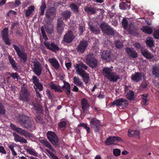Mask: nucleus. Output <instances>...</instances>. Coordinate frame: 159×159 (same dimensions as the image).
Masks as SVG:
<instances>
[{
    "instance_id": "58",
    "label": "nucleus",
    "mask_w": 159,
    "mask_h": 159,
    "mask_svg": "<svg viewBox=\"0 0 159 159\" xmlns=\"http://www.w3.org/2000/svg\"><path fill=\"white\" fill-rule=\"evenodd\" d=\"M35 120L39 123H42L43 122V118L40 116H37L35 118Z\"/></svg>"
},
{
    "instance_id": "51",
    "label": "nucleus",
    "mask_w": 159,
    "mask_h": 159,
    "mask_svg": "<svg viewBox=\"0 0 159 159\" xmlns=\"http://www.w3.org/2000/svg\"><path fill=\"white\" fill-rule=\"evenodd\" d=\"M74 83L76 85H78V84H80L81 82L80 80V79L79 77L75 76L73 78Z\"/></svg>"
},
{
    "instance_id": "9",
    "label": "nucleus",
    "mask_w": 159,
    "mask_h": 159,
    "mask_svg": "<svg viewBox=\"0 0 159 159\" xmlns=\"http://www.w3.org/2000/svg\"><path fill=\"white\" fill-rule=\"evenodd\" d=\"M100 28L102 32L107 35H112L114 34L113 29L105 22H102L101 24Z\"/></svg>"
},
{
    "instance_id": "14",
    "label": "nucleus",
    "mask_w": 159,
    "mask_h": 159,
    "mask_svg": "<svg viewBox=\"0 0 159 159\" xmlns=\"http://www.w3.org/2000/svg\"><path fill=\"white\" fill-rule=\"evenodd\" d=\"M44 44L48 49L54 52H58L60 49L58 46L52 42L45 41Z\"/></svg>"
},
{
    "instance_id": "4",
    "label": "nucleus",
    "mask_w": 159,
    "mask_h": 159,
    "mask_svg": "<svg viewBox=\"0 0 159 159\" xmlns=\"http://www.w3.org/2000/svg\"><path fill=\"white\" fill-rule=\"evenodd\" d=\"M47 138L49 141L55 148H59L58 138L56 134L52 131H49L47 133Z\"/></svg>"
},
{
    "instance_id": "6",
    "label": "nucleus",
    "mask_w": 159,
    "mask_h": 159,
    "mask_svg": "<svg viewBox=\"0 0 159 159\" xmlns=\"http://www.w3.org/2000/svg\"><path fill=\"white\" fill-rule=\"evenodd\" d=\"M90 125L95 132H99L102 125L100 121L96 118H92L90 121Z\"/></svg>"
},
{
    "instance_id": "13",
    "label": "nucleus",
    "mask_w": 159,
    "mask_h": 159,
    "mask_svg": "<svg viewBox=\"0 0 159 159\" xmlns=\"http://www.w3.org/2000/svg\"><path fill=\"white\" fill-rule=\"evenodd\" d=\"M123 140L120 137L114 136H110L105 141V143L107 145H115V142H123Z\"/></svg>"
},
{
    "instance_id": "23",
    "label": "nucleus",
    "mask_w": 159,
    "mask_h": 159,
    "mask_svg": "<svg viewBox=\"0 0 159 159\" xmlns=\"http://www.w3.org/2000/svg\"><path fill=\"white\" fill-rule=\"evenodd\" d=\"M140 52L142 55L147 59H150L153 57V55L147 49L142 48L140 50Z\"/></svg>"
},
{
    "instance_id": "21",
    "label": "nucleus",
    "mask_w": 159,
    "mask_h": 159,
    "mask_svg": "<svg viewBox=\"0 0 159 159\" xmlns=\"http://www.w3.org/2000/svg\"><path fill=\"white\" fill-rule=\"evenodd\" d=\"M30 94L27 90L24 88L22 90L21 93L20 94L19 99L23 101H27Z\"/></svg>"
},
{
    "instance_id": "29",
    "label": "nucleus",
    "mask_w": 159,
    "mask_h": 159,
    "mask_svg": "<svg viewBox=\"0 0 159 159\" xmlns=\"http://www.w3.org/2000/svg\"><path fill=\"white\" fill-rule=\"evenodd\" d=\"M35 7L34 6H30L28 7L25 11V16L26 17H29L33 15L32 12L34 11Z\"/></svg>"
},
{
    "instance_id": "27",
    "label": "nucleus",
    "mask_w": 159,
    "mask_h": 159,
    "mask_svg": "<svg viewBox=\"0 0 159 159\" xmlns=\"http://www.w3.org/2000/svg\"><path fill=\"white\" fill-rule=\"evenodd\" d=\"M39 141L44 146L48 148L52 151L54 152L55 151L54 149L52 147L51 144L46 139H41L39 140Z\"/></svg>"
},
{
    "instance_id": "17",
    "label": "nucleus",
    "mask_w": 159,
    "mask_h": 159,
    "mask_svg": "<svg viewBox=\"0 0 159 159\" xmlns=\"http://www.w3.org/2000/svg\"><path fill=\"white\" fill-rule=\"evenodd\" d=\"M76 67L77 68L76 70L77 73L84 78L83 81L86 84H87L89 81V77L88 75L84 74L85 71L83 70L80 69L78 65H77Z\"/></svg>"
},
{
    "instance_id": "59",
    "label": "nucleus",
    "mask_w": 159,
    "mask_h": 159,
    "mask_svg": "<svg viewBox=\"0 0 159 159\" xmlns=\"http://www.w3.org/2000/svg\"><path fill=\"white\" fill-rule=\"evenodd\" d=\"M55 92H62V90L60 86L57 85L55 88L54 89Z\"/></svg>"
},
{
    "instance_id": "43",
    "label": "nucleus",
    "mask_w": 159,
    "mask_h": 159,
    "mask_svg": "<svg viewBox=\"0 0 159 159\" xmlns=\"http://www.w3.org/2000/svg\"><path fill=\"white\" fill-rule=\"evenodd\" d=\"M40 15L43 16L44 15V11L46 8V5L44 2H43L40 6Z\"/></svg>"
},
{
    "instance_id": "62",
    "label": "nucleus",
    "mask_w": 159,
    "mask_h": 159,
    "mask_svg": "<svg viewBox=\"0 0 159 159\" xmlns=\"http://www.w3.org/2000/svg\"><path fill=\"white\" fill-rule=\"evenodd\" d=\"M148 86V84L146 82H143L141 84V87L143 89L146 88Z\"/></svg>"
},
{
    "instance_id": "53",
    "label": "nucleus",
    "mask_w": 159,
    "mask_h": 159,
    "mask_svg": "<svg viewBox=\"0 0 159 159\" xmlns=\"http://www.w3.org/2000/svg\"><path fill=\"white\" fill-rule=\"evenodd\" d=\"M45 150L51 157L52 159H59L56 156L53 154V153L50 152L48 149H46Z\"/></svg>"
},
{
    "instance_id": "7",
    "label": "nucleus",
    "mask_w": 159,
    "mask_h": 159,
    "mask_svg": "<svg viewBox=\"0 0 159 159\" xmlns=\"http://www.w3.org/2000/svg\"><path fill=\"white\" fill-rule=\"evenodd\" d=\"M12 46L20 58V61L24 64L25 63L27 60V54L24 51L21 52L18 46L15 44H13Z\"/></svg>"
},
{
    "instance_id": "61",
    "label": "nucleus",
    "mask_w": 159,
    "mask_h": 159,
    "mask_svg": "<svg viewBox=\"0 0 159 159\" xmlns=\"http://www.w3.org/2000/svg\"><path fill=\"white\" fill-rule=\"evenodd\" d=\"M34 89H35V91L36 92V94L37 97L38 98H41V96L40 94V93L39 92V91H38L37 89L36 88H35V87H34Z\"/></svg>"
},
{
    "instance_id": "37",
    "label": "nucleus",
    "mask_w": 159,
    "mask_h": 159,
    "mask_svg": "<svg viewBox=\"0 0 159 159\" xmlns=\"http://www.w3.org/2000/svg\"><path fill=\"white\" fill-rule=\"evenodd\" d=\"M70 7L74 12L77 13L79 12L78 7L74 3H71L70 5Z\"/></svg>"
},
{
    "instance_id": "31",
    "label": "nucleus",
    "mask_w": 159,
    "mask_h": 159,
    "mask_svg": "<svg viewBox=\"0 0 159 159\" xmlns=\"http://www.w3.org/2000/svg\"><path fill=\"white\" fill-rule=\"evenodd\" d=\"M71 14V12L70 11L66 10L62 13L61 16L63 19L66 21L70 17Z\"/></svg>"
},
{
    "instance_id": "44",
    "label": "nucleus",
    "mask_w": 159,
    "mask_h": 159,
    "mask_svg": "<svg viewBox=\"0 0 159 159\" xmlns=\"http://www.w3.org/2000/svg\"><path fill=\"white\" fill-rule=\"evenodd\" d=\"M84 10L86 12L88 13L91 12V14H94L96 12L95 10L91 7H86L85 8Z\"/></svg>"
},
{
    "instance_id": "42",
    "label": "nucleus",
    "mask_w": 159,
    "mask_h": 159,
    "mask_svg": "<svg viewBox=\"0 0 159 159\" xmlns=\"http://www.w3.org/2000/svg\"><path fill=\"white\" fill-rule=\"evenodd\" d=\"M6 113V110L4 106L1 104V115L5 118H7V116Z\"/></svg>"
},
{
    "instance_id": "41",
    "label": "nucleus",
    "mask_w": 159,
    "mask_h": 159,
    "mask_svg": "<svg viewBox=\"0 0 159 159\" xmlns=\"http://www.w3.org/2000/svg\"><path fill=\"white\" fill-rule=\"evenodd\" d=\"M41 31L43 39L45 40V41H46L48 39V38L46 34V33L45 31V27L44 28V26H42L41 27Z\"/></svg>"
},
{
    "instance_id": "11",
    "label": "nucleus",
    "mask_w": 159,
    "mask_h": 159,
    "mask_svg": "<svg viewBox=\"0 0 159 159\" xmlns=\"http://www.w3.org/2000/svg\"><path fill=\"white\" fill-rule=\"evenodd\" d=\"M88 44V42L85 40L81 41L76 48L77 52L79 53H83L85 51Z\"/></svg>"
},
{
    "instance_id": "25",
    "label": "nucleus",
    "mask_w": 159,
    "mask_h": 159,
    "mask_svg": "<svg viewBox=\"0 0 159 159\" xmlns=\"http://www.w3.org/2000/svg\"><path fill=\"white\" fill-rule=\"evenodd\" d=\"M49 61L55 69L57 70L59 68L60 65L57 60L53 58H49Z\"/></svg>"
},
{
    "instance_id": "20",
    "label": "nucleus",
    "mask_w": 159,
    "mask_h": 159,
    "mask_svg": "<svg viewBox=\"0 0 159 159\" xmlns=\"http://www.w3.org/2000/svg\"><path fill=\"white\" fill-rule=\"evenodd\" d=\"M131 79L133 81L138 82L143 79V75L141 72H136L134 74L131 75Z\"/></svg>"
},
{
    "instance_id": "12",
    "label": "nucleus",
    "mask_w": 159,
    "mask_h": 159,
    "mask_svg": "<svg viewBox=\"0 0 159 159\" xmlns=\"http://www.w3.org/2000/svg\"><path fill=\"white\" fill-rule=\"evenodd\" d=\"M8 29L5 28L2 31L1 35L2 39L5 44L10 45L11 44V41L10 39L8 32Z\"/></svg>"
},
{
    "instance_id": "36",
    "label": "nucleus",
    "mask_w": 159,
    "mask_h": 159,
    "mask_svg": "<svg viewBox=\"0 0 159 159\" xmlns=\"http://www.w3.org/2000/svg\"><path fill=\"white\" fill-rule=\"evenodd\" d=\"M79 127H82L84 128L88 134L90 132V128L89 127L87 126V124L86 123H80L79 125H78Z\"/></svg>"
},
{
    "instance_id": "56",
    "label": "nucleus",
    "mask_w": 159,
    "mask_h": 159,
    "mask_svg": "<svg viewBox=\"0 0 159 159\" xmlns=\"http://www.w3.org/2000/svg\"><path fill=\"white\" fill-rule=\"evenodd\" d=\"M122 25L125 29L126 28L128 25V21L125 18H123L122 21Z\"/></svg>"
},
{
    "instance_id": "32",
    "label": "nucleus",
    "mask_w": 159,
    "mask_h": 159,
    "mask_svg": "<svg viewBox=\"0 0 159 159\" xmlns=\"http://www.w3.org/2000/svg\"><path fill=\"white\" fill-rule=\"evenodd\" d=\"M141 30L143 32L148 34H152L153 31L152 29L148 26H143Z\"/></svg>"
},
{
    "instance_id": "48",
    "label": "nucleus",
    "mask_w": 159,
    "mask_h": 159,
    "mask_svg": "<svg viewBox=\"0 0 159 159\" xmlns=\"http://www.w3.org/2000/svg\"><path fill=\"white\" fill-rule=\"evenodd\" d=\"M77 65H78L79 66V68L80 69H81L82 70V69H84V70H87L88 67L85 65L83 64V63H81L80 64H76L75 66V68L76 69V71L77 70V68L76 67V66Z\"/></svg>"
},
{
    "instance_id": "55",
    "label": "nucleus",
    "mask_w": 159,
    "mask_h": 159,
    "mask_svg": "<svg viewBox=\"0 0 159 159\" xmlns=\"http://www.w3.org/2000/svg\"><path fill=\"white\" fill-rule=\"evenodd\" d=\"M120 150L119 149H115L113 150V153L115 156H119L120 155Z\"/></svg>"
},
{
    "instance_id": "50",
    "label": "nucleus",
    "mask_w": 159,
    "mask_h": 159,
    "mask_svg": "<svg viewBox=\"0 0 159 159\" xmlns=\"http://www.w3.org/2000/svg\"><path fill=\"white\" fill-rule=\"evenodd\" d=\"M13 135L14 136L15 140L16 142H20L21 137L16 134V133H13Z\"/></svg>"
},
{
    "instance_id": "40",
    "label": "nucleus",
    "mask_w": 159,
    "mask_h": 159,
    "mask_svg": "<svg viewBox=\"0 0 159 159\" xmlns=\"http://www.w3.org/2000/svg\"><path fill=\"white\" fill-rule=\"evenodd\" d=\"M32 105L35 110L38 111H42V107L38 103H33Z\"/></svg>"
},
{
    "instance_id": "35",
    "label": "nucleus",
    "mask_w": 159,
    "mask_h": 159,
    "mask_svg": "<svg viewBox=\"0 0 159 159\" xmlns=\"http://www.w3.org/2000/svg\"><path fill=\"white\" fill-rule=\"evenodd\" d=\"M9 60L10 63L14 69L16 70L18 69L16 66V63L13 58L11 57H9Z\"/></svg>"
},
{
    "instance_id": "34",
    "label": "nucleus",
    "mask_w": 159,
    "mask_h": 159,
    "mask_svg": "<svg viewBox=\"0 0 159 159\" xmlns=\"http://www.w3.org/2000/svg\"><path fill=\"white\" fill-rule=\"evenodd\" d=\"M25 150L28 153L34 156L35 157L38 156V153L32 148H29L26 149Z\"/></svg>"
},
{
    "instance_id": "24",
    "label": "nucleus",
    "mask_w": 159,
    "mask_h": 159,
    "mask_svg": "<svg viewBox=\"0 0 159 159\" xmlns=\"http://www.w3.org/2000/svg\"><path fill=\"white\" fill-rule=\"evenodd\" d=\"M81 108L84 112H86L89 107L87 101L84 98H83L81 101Z\"/></svg>"
},
{
    "instance_id": "2",
    "label": "nucleus",
    "mask_w": 159,
    "mask_h": 159,
    "mask_svg": "<svg viewBox=\"0 0 159 159\" xmlns=\"http://www.w3.org/2000/svg\"><path fill=\"white\" fill-rule=\"evenodd\" d=\"M112 71L110 68L104 67L102 69V73L104 77L110 81L116 82L120 77L118 75H116V73Z\"/></svg>"
},
{
    "instance_id": "45",
    "label": "nucleus",
    "mask_w": 159,
    "mask_h": 159,
    "mask_svg": "<svg viewBox=\"0 0 159 159\" xmlns=\"http://www.w3.org/2000/svg\"><path fill=\"white\" fill-rule=\"evenodd\" d=\"M115 46L116 47L119 49L122 48L123 47V43L119 41H115Z\"/></svg>"
},
{
    "instance_id": "15",
    "label": "nucleus",
    "mask_w": 159,
    "mask_h": 159,
    "mask_svg": "<svg viewBox=\"0 0 159 159\" xmlns=\"http://www.w3.org/2000/svg\"><path fill=\"white\" fill-rule=\"evenodd\" d=\"M33 72L37 75L40 76L42 70V66L41 64L38 61H34L33 62Z\"/></svg>"
},
{
    "instance_id": "60",
    "label": "nucleus",
    "mask_w": 159,
    "mask_h": 159,
    "mask_svg": "<svg viewBox=\"0 0 159 159\" xmlns=\"http://www.w3.org/2000/svg\"><path fill=\"white\" fill-rule=\"evenodd\" d=\"M62 88L63 89H70V84L66 82V84H65L62 87Z\"/></svg>"
},
{
    "instance_id": "16",
    "label": "nucleus",
    "mask_w": 159,
    "mask_h": 159,
    "mask_svg": "<svg viewBox=\"0 0 159 159\" xmlns=\"http://www.w3.org/2000/svg\"><path fill=\"white\" fill-rule=\"evenodd\" d=\"M65 24L63 20L61 18H58L56 26V30L57 32L59 34H61L64 30Z\"/></svg>"
},
{
    "instance_id": "8",
    "label": "nucleus",
    "mask_w": 159,
    "mask_h": 159,
    "mask_svg": "<svg viewBox=\"0 0 159 159\" xmlns=\"http://www.w3.org/2000/svg\"><path fill=\"white\" fill-rule=\"evenodd\" d=\"M10 126L13 130L16 131L21 135L24 136L26 138H30L32 137L31 134L21 128L17 127L16 125L12 124H10Z\"/></svg>"
},
{
    "instance_id": "18",
    "label": "nucleus",
    "mask_w": 159,
    "mask_h": 159,
    "mask_svg": "<svg viewBox=\"0 0 159 159\" xmlns=\"http://www.w3.org/2000/svg\"><path fill=\"white\" fill-rule=\"evenodd\" d=\"M56 14V9L54 7H51L48 9L46 13V16L47 19H53L55 16Z\"/></svg>"
},
{
    "instance_id": "38",
    "label": "nucleus",
    "mask_w": 159,
    "mask_h": 159,
    "mask_svg": "<svg viewBox=\"0 0 159 159\" xmlns=\"http://www.w3.org/2000/svg\"><path fill=\"white\" fill-rule=\"evenodd\" d=\"M154 40L152 38L147 39L146 41L147 46L150 48H152L154 46Z\"/></svg>"
},
{
    "instance_id": "49",
    "label": "nucleus",
    "mask_w": 159,
    "mask_h": 159,
    "mask_svg": "<svg viewBox=\"0 0 159 159\" xmlns=\"http://www.w3.org/2000/svg\"><path fill=\"white\" fill-rule=\"evenodd\" d=\"M45 29L48 34H52L53 31V28H50L48 26L46 25L45 26Z\"/></svg>"
},
{
    "instance_id": "46",
    "label": "nucleus",
    "mask_w": 159,
    "mask_h": 159,
    "mask_svg": "<svg viewBox=\"0 0 159 159\" xmlns=\"http://www.w3.org/2000/svg\"><path fill=\"white\" fill-rule=\"evenodd\" d=\"M153 36L155 39H159V30L157 29L154 30Z\"/></svg>"
},
{
    "instance_id": "1",
    "label": "nucleus",
    "mask_w": 159,
    "mask_h": 159,
    "mask_svg": "<svg viewBox=\"0 0 159 159\" xmlns=\"http://www.w3.org/2000/svg\"><path fill=\"white\" fill-rule=\"evenodd\" d=\"M18 121L23 127L30 129L31 130L35 129V125L34 121L27 116L23 115L20 116Z\"/></svg>"
},
{
    "instance_id": "63",
    "label": "nucleus",
    "mask_w": 159,
    "mask_h": 159,
    "mask_svg": "<svg viewBox=\"0 0 159 159\" xmlns=\"http://www.w3.org/2000/svg\"><path fill=\"white\" fill-rule=\"evenodd\" d=\"M10 76L14 79H17L18 78V74L17 73H13Z\"/></svg>"
},
{
    "instance_id": "5",
    "label": "nucleus",
    "mask_w": 159,
    "mask_h": 159,
    "mask_svg": "<svg viewBox=\"0 0 159 159\" xmlns=\"http://www.w3.org/2000/svg\"><path fill=\"white\" fill-rule=\"evenodd\" d=\"M86 60L88 65L91 68H96L98 66V61L93 53H89L86 57Z\"/></svg>"
},
{
    "instance_id": "26",
    "label": "nucleus",
    "mask_w": 159,
    "mask_h": 159,
    "mask_svg": "<svg viewBox=\"0 0 159 159\" xmlns=\"http://www.w3.org/2000/svg\"><path fill=\"white\" fill-rule=\"evenodd\" d=\"M128 135L129 137L133 136L136 138H139V132L136 130L129 129L128 131Z\"/></svg>"
},
{
    "instance_id": "52",
    "label": "nucleus",
    "mask_w": 159,
    "mask_h": 159,
    "mask_svg": "<svg viewBox=\"0 0 159 159\" xmlns=\"http://www.w3.org/2000/svg\"><path fill=\"white\" fill-rule=\"evenodd\" d=\"M32 80L34 85L39 83V79L37 78V77L36 76H33Z\"/></svg>"
},
{
    "instance_id": "64",
    "label": "nucleus",
    "mask_w": 159,
    "mask_h": 159,
    "mask_svg": "<svg viewBox=\"0 0 159 159\" xmlns=\"http://www.w3.org/2000/svg\"><path fill=\"white\" fill-rule=\"evenodd\" d=\"M49 86L51 88V89L54 90L55 88L57 85H56L54 84L52 82H51Z\"/></svg>"
},
{
    "instance_id": "57",
    "label": "nucleus",
    "mask_w": 159,
    "mask_h": 159,
    "mask_svg": "<svg viewBox=\"0 0 159 159\" xmlns=\"http://www.w3.org/2000/svg\"><path fill=\"white\" fill-rule=\"evenodd\" d=\"M85 29V28L84 26L82 25H80L78 29L79 31V35L80 36L82 35L83 32H84V30Z\"/></svg>"
},
{
    "instance_id": "47",
    "label": "nucleus",
    "mask_w": 159,
    "mask_h": 159,
    "mask_svg": "<svg viewBox=\"0 0 159 159\" xmlns=\"http://www.w3.org/2000/svg\"><path fill=\"white\" fill-rule=\"evenodd\" d=\"M58 125L60 129L63 128H66V122L65 121H61L58 123Z\"/></svg>"
},
{
    "instance_id": "30",
    "label": "nucleus",
    "mask_w": 159,
    "mask_h": 159,
    "mask_svg": "<svg viewBox=\"0 0 159 159\" xmlns=\"http://www.w3.org/2000/svg\"><path fill=\"white\" fill-rule=\"evenodd\" d=\"M130 4L127 2H122L119 5L120 8L122 10L129 9L130 8Z\"/></svg>"
},
{
    "instance_id": "3",
    "label": "nucleus",
    "mask_w": 159,
    "mask_h": 159,
    "mask_svg": "<svg viewBox=\"0 0 159 159\" xmlns=\"http://www.w3.org/2000/svg\"><path fill=\"white\" fill-rule=\"evenodd\" d=\"M110 107L116 105L121 109H125L129 105V102L125 99L123 98H119L114 100L112 102L109 103Z\"/></svg>"
},
{
    "instance_id": "19",
    "label": "nucleus",
    "mask_w": 159,
    "mask_h": 159,
    "mask_svg": "<svg viewBox=\"0 0 159 159\" xmlns=\"http://www.w3.org/2000/svg\"><path fill=\"white\" fill-rule=\"evenodd\" d=\"M125 51L129 57L133 58H135L138 56V53L133 48L127 47L125 49Z\"/></svg>"
},
{
    "instance_id": "22",
    "label": "nucleus",
    "mask_w": 159,
    "mask_h": 159,
    "mask_svg": "<svg viewBox=\"0 0 159 159\" xmlns=\"http://www.w3.org/2000/svg\"><path fill=\"white\" fill-rule=\"evenodd\" d=\"M111 52L110 51H104L102 52V59L109 61L111 59Z\"/></svg>"
},
{
    "instance_id": "54",
    "label": "nucleus",
    "mask_w": 159,
    "mask_h": 159,
    "mask_svg": "<svg viewBox=\"0 0 159 159\" xmlns=\"http://www.w3.org/2000/svg\"><path fill=\"white\" fill-rule=\"evenodd\" d=\"M34 86L36 87V88L35 87V88L38 89L39 91H42L43 90V85L39 82L34 85Z\"/></svg>"
},
{
    "instance_id": "28",
    "label": "nucleus",
    "mask_w": 159,
    "mask_h": 159,
    "mask_svg": "<svg viewBox=\"0 0 159 159\" xmlns=\"http://www.w3.org/2000/svg\"><path fill=\"white\" fill-rule=\"evenodd\" d=\"M89 26L90 31L93 34H97L100 33V30L98 27L91 25H89Z\"/></svg>"
},
{
    "instance_id": "10",
    "label": "nucleus",
    "mask_w": 159,
    "mask_h": 159,
    "mask_svg": "<svg viewBox=\"0 0 159 159\" xmlns=\"http://www.w3.org/2000/svg\"><path fill=\"white\" fill-rule=\"evenodd\" d=\"M75 37L73 32L71 30H69L64 35L62 42L66 43H71L75 39Z\"/></svg>"
},
{
    "instance_id": "39",
    "label": "nucleus",
    "mask_w": 159,
    "mask_h": 159,
    "mask_svg": "<svg viewBox=\"0 0 159 159\" xmlns=\"http://www.w3.org/2000/svg\"><path fill=\"white\" fill-rule=\"evenodd\" d=\"M134 92L132 90H130L128 93L126 95V97L129 100H132L134 99Z\"/></svg>"
},
{
    "instance_id": "33",
    "label": "nucleus",
    "mask_w": 159,
    "mask_h": 159,
    "mask_svg": "<svg viewBox=\"0 0 159 159\" xmlns=\"http://www.w3.org/2000/svg\"><path fill=\"white\" fill-rule=\"evenodd\" d=\"M152 73L156 77H159V66H154L152 69Z\"/></svg>"
}]
</instances>
